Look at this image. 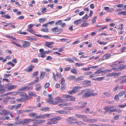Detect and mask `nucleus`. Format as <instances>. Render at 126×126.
Segmentation results:
<instances>
[{"mask_svg":"<svg viewBox=\"0 0 126 126\" xmlns=\"http://www.w3.org/2000/svg\"><path fill=\"white\" fill-rule=\"evenodd\" d=\"M90 90V89L86 90H85L86 91V92L82 96V98H85L90 96H93L97 94L96 93H92L93 91H91Z\"/></svg>","mask_w":126,"mask_h":126,"instance_id":"obj_1","label":"nucleus"},{"mask_svg":"<svg viewBox=\"0 0 126 126\" xmlns=\"http://www.w3.org/2000/svg\"><path fill=\"white\" fill-rule=\"evenodd\" d=\"M62 96L63 98L66 99H64L65 100V102L68 101H74L76 99V98L74 97L69 95L63 94L62 95Z\"/></svg>","mask_w":126,"mask_h":126,"instance_id":"obj_2","label":"nucleus"},{"mask_svg":"<svg viewBox=\"0 0 126 126\" xmlns=\"http://www.w3.org/2000/svg\"><path fill=\"white\" fill-rule=\"evenodd\" d=\"M48 98L47 99V101L50 104L56 105L57 104L56 101H54L53 98L51 94H49L48 95Z\"/></svg>","mask_w":126,"mask_h":126,"instance_id":"obj_3","label":"nucleus"},{"mask_svg":"<svg viewBox=\"0 0 126 126\" xmlns=\"http://www.w3.org/2000/svg\"><path fill=\"white\" fill-rule=\"evenodd\" d=\"M32 96H36V94L35 93H33L32 92H30L28 93V94L27 95L26 94L25 98H23V101L28 100L30 99L32 97Z\"/></svg>","mask_w":126,"mask_h":126,"instance_id":"obj_4","label":"nucleus"},{"mask_svg":"<svg viewBox=\"0 0 126 126\" xmlns=\"http://www.w3.org/2000/svg\"><path fill=\"white\" fill-rule=\"evenodd\" d=\"M35 121L34 119H25L23 120L22 121H20L19 122V124H25L27 125L30 122H33Z\"/></svg>","mask_w":126,"mask_h":126,"instance_id":"obj_5","label":"nucleus"},{"mask_svg":"<svg viewBox=\"0 0 126 126\" xmlns=\"http://www.w3.org/2000/svg\"><path fill=\"white\" fill-rule=\"evenodd\" d=\"M82 88V87L79 86H75L72 89L69 91L68 92V93L70 94H72L76 93L78 91V90Z\"/></svg>","mask_w":126,"mask_h":126,"instance_id":"obj_6","label":"nucleus"},{"mask_svg":"<svg viewBox=\"0 0 126 126\" xmlns=\"http://www.w3.org/2000/svg\"><path fill=\"white\" fill-rule=\"evenodd\" d=\"M77 119L74 117H70L67 118L66 121L69 124H76V122Z\"/></svg>","mask_w":126,"mask_h":126,"instance_id":"obj_7","label":"nucleus"},{"mask_svg":"<svg viewBox=\"0 0 126 126\" xmlns=\"http://www.w3.org/2000/svg\"><path fill=\"white\" fill-rule=\"evenodd\" d=\"M17 86V85H12L11 83L6 84L4 85V88H7V90L8 91H10L12 89L15 88Z\"/></svg>","mask_w":126,"mask_h":126,"instance_id":"obj_8","label":"nucleus"},{"mask_svg":"<svg viewBox=\"0 0 126 126\" xmlns=\"http://www.w3.org/2000/svg\"><path fill=\"white\" fill-rule=\"evenodd\" d=\"M21 42L22 43V47L24 48L30 47L31 44V42L29 41L22 40Z\"/></svg>","mask_w":126,"mask_h":126,"instance_id":"obj_9","label":"nucleus"},{"mask_svg":"<svg viewBox=\"0 0 126 126\" xmlns=\"http://www.w3.org/2000/svg\"><path fill=\"white\" fill-rule=\"evenodd\" d=\"M51 31L52 32L56 33L57 34H59L61 33L63 31L62 28L59 29L57 27H55L51 29Z\"/></svg>","mask_w":126,"mask_h":126,"instance_id":"obj_10","label":"nucleus"},{"mask_svg":"<svg viewBox=\"0 0 126 126\" xmlns=\"http://www.w3.org/2000/svg\"><path fill=\"white\" fill-rule=\"evenodd\" d=\"M52 51L51 50H48L47 51H45L43 53H40L38 54V56L39 57H40L42 58H44L46 56L45 55V54H49L51 52H52Z\"/></svg>","mask_w":126,"mask_h":126,"instance_id":"obj_11","label":"nucleus"},{"mask_svg":"<svg viewBox=\"0 0 126 126\" xmlns=\"http://www.w3.org/2000/svg\"><path fill=\"white\" fill-rule=\"evenodd\" d=\"M79 104L77 106H76L75 108H76L78 107L79 108H84L87 104L86 102H79L78 103Z\"/></svg>","mask_w":126,"mask_h":126,"instance_id":"obj_12","label":"nucleus"},{"mask_svg":"<svg viewBox=\"0 0 126 126\" xmlns=\"http://www.w3.org/2000/svg\"><path fill=\"white\" fill-rule=\"evenodd\" d=\"M54 44L53 42L46 41L44 44V46L49 48H51L53 47V46L52 45Z\"/></svg>","mask_w":126,"mask_h":126,"instance_id":"obj_13","label":"nucleus"},{"mask_svg":"<svg viewBox=\"0 0 126 126\" xmlns=\"http://www.w3.org/2000/svg\"><path fill=\"white\" fill-rule=\"evenodd\" d=\"M126 68V65H122L119 66V67L116 68H112V69L113 70L116 71H118L119 70H122L123 69Z\"/></svg>","mask_w":126,"mask_h":126,"instance_id":"obj_14","label":"nucleus"},{"mask_svg":"<svg viewBox=\"0 0 126 126\" xmlns=\"http://www.w3.org/2000/svg\"><path fill=\"white\" fill-rule=\"evenodd\" d=\"M35 66L32 64H30L28 68L25 69L24 71L27 72H32L33 69L34 68Z\"/></svg>","mask_w":126,"mask_h":126,"instance_id":"obj_15","label":"nucleus"},{"mask_svg":"<svg viewBox=\"0 0 126 126\" xmlns=\"http://www.w3.org/2000/svg\"><path fill=\"white\" fill-rule=\"evenodd\" d=\"M20 93V90L18 89L17 90V91L15 92H10L7 93L5 94L7 95H9L12 94L13 95H16L18 94L19 95V94Z\"/></svg>","mask_w":126,"mask_h":126,"instance_id":"obj_16","label":"nucleus"},{"mask_svg":"<svg viewBox=\"0 0 126 126\" xmlns=\"http://www.w3.org/2000/svg\"><path fill=\"white\" fill-rule=\"evenodd\" d=\"M33 88L32 86L29 87L28 86H25L24 87H21L19 89L20 91H27L32 89Z\"/></svg>","mask_w":126,"mask_h":126,"instance_id":"obj_17","label":"nucleus"},{"mask_svg":"<svg viewBox=\"0 0 126 126\" xmlns=\"http://www.w3.org/2000/svg\"><path fill=\"white\" fill-rule=\"evenodd\" d=\"M62 98H63L62 96V97H59L56 99L57 100L56 101L57 102V104L58 103L65 102V100H64V99H62Z\"/></svg>","mask_w":126,"mask_h":126,"instance_id":"obj_18","label":"nucleus"},{"mask_svg":"<svg viewBox=\"0 0 126 126\" xmlns=\"http://www.w3.org/2000/svg\"><path fill=\"white\" fill-rule=\"evenodd\" d=\"M75 116L78 118L86 119L87 118V117L86 116L78 114H76Z\"/></svg>","mask_w":126,"mask_h":126,"instance_id":"obj_19","label":"nucleus"},{"mask_svg":"<svg viewBox=\"0 0 126 126\" xmlns=\"http://www.w3.org/2000/svg\"><path fill=\"white\" fill-rule=\"evenodd\" d=\"M113 108V106H108L105 107L104 108V109L107 112H108L109 111L110 112V110L112 108Z\"/></svg>","mask_w":126,"mask_h":126,"instance_id":"obj_20","label":"nucleus"},{"mask_svg":"<svg viewBox=\"0 0 126 126\" xmlns=\"http://www.w3.org/2000/svg\"><path fill=\"white\" fill-rule=\"evenodd\" d=\"M102 72H104V71L102 70L101 68L99 69L97 71L95 72L94 73L95 74V76H99V75L98 74L101 73Z\"/></svg>","mask_w":126,"mask_h":126,"instance_id":"obj_21","label":"nucleus"},{"mask_svg":"<svg viewBox=\"0 0 126 126\" xmlns=\"http://www.w3.org/2000/svg\"><path fill=\"white\" fill-rule=\"evenodd\" d=\"M121 77H123L122 78V80L120 81L119 83L121 84L126 82V75L121 76Z\"/></svg>","mask_w":126,"mask_h":126,"instance_id":"obj_22","label":"nucleus"},{"mask_svg":"<svg viewBox=\"0 0 126 126\" xmlns=\"http://www.w3.org/2000/svg\"><path fill=\"white\" fill-rule=\"evenodd\" d=\"M84 78V77L82 76H80L77 77L74 80V82H77L79 81L82 80H83V78Z\"/></svg>","mask_w":126,"mask_h":126,"instance_id":"obj_23","label":"nucleus"},{"mask_svg":"<svg viewBox=\"0 0 126 126\" xmlns=\"http://www.w3.org/2000/svg\"><path fill=\"white\" fill-rule=\"evenodd\" d=\"M36 88L35 90L37 91H39L41 88V86L40 83L36 84L35 85Z\"/></svg>","mask_w":126,"mask_h":126,"instance_id":"obj_24","label":"nucleus"},{"mask_svg":"<svg viewBox=\"0 0 126 126\" xmlns=\"http://www.w3.org/2000/svg\"><path fill=\"white\" fill-rule=\"evenodd\" d=\"M111 56V54H106L103 56V58L104 60L107 59L109 58Z\"/></svg>","mask_w":126,"mask_h":126,"instance_id":"obj_25","label":"nucleus"},{"mask_svg":"<svg viewBox=\"0 0 126 126\" xmlns=\"http://www.w3.org/2000/svg\"><path fill=\"white\" fill-rule=\"evenodd\" d=\"M86 120L87 122L90 123L96 122L97 121V120L94 119H88Z\"/></svg>","mask_w":126,"mask_h":126,"instance_id":"obj_26","label":"nucleus"},{"mask_svg":"<svg viewBox=\"0 0 126 126\" xmlns=\"http://www.w3.org/2000/svg\"><path fill=\"white\" fill-rule=\"evenodd\" d=\"M61 118L60 116L54 118H52L50 119H49V120H50L52 121H55L56 120H59L61 119Z\"/></svg>","mask_w":126,"mask_h":126,"instance_id":"obj_27","label":"nucleus"},{"mask_svg":"<svg viewBox=\"0 0 126 126\" xmlns=\"http://www.w3.org/2000/svg\"><path fill=\"white\" fill-rule=\"evenodd\" d=\"M40 110L42 111H49V108L48 107H42L40 109Z\"/></svg>","mask_w":126,"mask_h":126,"instance_id":"obj_28","label":"nucleus"},{"mask_svg":"<svg viewBox=\"0 0 126 126\" xmlns=\"http://www.w3.org/2000/svg\"><path fill=\"white\" fill-rule=\"evenodd\" d=\"M118 15H122L123 16H126V11H122L119 12Z\"/></svg>","mask_w":126,"mask_h":126,"instance_id":"obj_29","label":"nucleus"},{"mask_svg":"<svg viewBox=\"0 0 126 126\" xmlns=\"http://www.w3.org/2000/svg\"><path fill=\"white\" fill-rule=\"evenodd\" d=\"M71 105V103H69V104H67V103H64L60 104L59 105H58V106L60 107H63L68 105L70 106Z\"/></svg>","mask_w":126,"mask_h":126,"instance_id":"obj_30","label":"nucleus"},{"mask_svg":"<svg viewBox=\"0 0 126 126\" xmlns=\"http://www.w3.org/2000/svg\"><path fill=\"white\" fill-rule=\"evenodd\" d=\"M76 124L79 126H82L85 125V123L81 121H77L76 122Z\"/></svg>","mask_w":126,"mask_h":126,"instance_id":"obj_31","label":"nucleus"},{"mask_svg":"<svg viewBox=\"0 0 126 126\" xmlns=\"http://www.w3.org/2000/svg\"><path fill=\"white\" fill-rule=\"evenodd\" d=\"M45 73L43 71L41 73V74L40 76V79H42L45 77Z\"/></svg>","mask_w":126,"mask_h":126,"instance_id":"obj_32","label":"nucleus"},{"mask_svg":"<svg viewBox=\"0 0 126 126\" xmlns=\"http://www.w3.org/2000/svg\"><path fill=\"white\" fill-rule=\"evenodd\" d=\"M126 92V91L125 90H122L120 91L118 94V95L119 97H121Z\"/></svg>","mask_w":126,"mask_h":126,"instance_id":"obj_33","label":"nucleus"},{"mask_svg":"<svg viewBox=\"0 0 126 126\" xmlns=\"http://www.w3.org/2000/svg\"><path fill=\"white\" fill-rule=\"evenodd\" d=\"M26 93H25L21 92L19 94L20 97H22V98H25Z\"/></svg>","mask_w":126,"mask_h":126,"instance_id":"obj_34","label":"nucleus"},{"mask_svg":"<svg viewBox=\"0 0 126 126\" xmlns=\"http://www.w3.org/2000/svg\"><path fill=\"white\" fill-rule=\"evenodd\" d=\"M76 77L73 75H71L67 78V79L68 80H73L75 79L76 78Z\"/></svg>","mask_w":126,"mask_h":126,"instance_id":"obj_35","label":"nucleus"},{"mask_svg":"<svg viewBox=\"0 0 126 126\" xmlns=\"http://www.w3.org/2000/svg\"><path fill=\"white\" fill-rule=\"evenodd\" d=\"M27 31L32 33V34H35V31L33 30L32 29H30L28 30H27Z\"/></svg>","mask_w":126,"mask_h":126,"instance_id":"obj_36","label":"nucleus"},{"mask_svg":"<svg viewBox=\"0 0 126 126\" xmlns=\"http://www.w3.org/2000/svg\"><path fill=\"white\" fill-rule=\"evenodd\" d=\"M3 114H8L10 112L8 110H7L4 109H3L2 110Z\"/></svg>","mask_w":126,"mask_h":126,"instance_id":"obj_37","label":"nucleus"},{"mask_svg":"<svg viewBox=\"0 0 126 126\" xmlns=\"http://www.w3.org/2000/svg\"><path fill=\"white\" fill-rule=\"evenodd\" d=\"M38 73L39 72L38 71H36L34 72L32 74V77L34 78L37 77L38 76Z\"/></svg>","mask_w":126,"mask_h":126,"instance_id":"obj_38","label":"nucleus"},{"mask_svg":"<svg viewBox=\"0 0 126 126\" xmlns=\"http://www.w3.org/2000/svg\"><path fill=\"white\" fill-rule=\"evenodd\" d=\"M105 78V77H98L94 79V80H97L99 81L102 80Z\"/></svg>","mask_w":126,"mask_h":126,"instance_id":"obj_39","label":"nucleus"},{"mask_svg":"<svg viewBox=\"0 0 126 126\" xmlns=\"http://www.w3.org/2000/svg\"><path fill=\"white\" fill-rule=\"evenodd\" d=\"M36 118L37 119H40V118H43L44 117H43V114H41L40 115H36L35 116Z\"/></svg>","mask_w":126,"mask_h":126,"instance_id":"obj_40","label":"nucleus"},{"mask_svg":"<svg viewBox=\"0 0 126 126\" xmlns=\"http://www.w3.org/2000/svg\"><path fill=\"white\" fill-rule=\"evenodd\" d=\"M82 83L83 84H87L89 83H91V81L89 80H85L83 81L82 82Z\"/></svg>","mask_w":126,"mask_h":126,"instance_id":"obj_41","label":"nucleus"},{"mask_svg":"<svg viewBox=\"0 0 126 126\" xmlns=\"http://www.w3.org/2000/svg\"><path fill=\"white\" fill-rule=\"evenodd\" d=\"M11 42L13 43V44H15L16 45V46L18 47L22 48V45L21 46L20 44H18L14 42Z\"/></svg>","mask_w":126,"mask_h":126,"instance_id":"obj_42","label":"nucleus"},{"mask_svg":"<svg viewBox=\"0 0 126 126\" xmlns=\"http://www.w3.org/2000/svg\"><path fill=\"white\" fill-rule=\"evenodd\" d=\"M103 94L105 96L108 97L110 96L111 95L110 93L108 92H104Z\"/></svg>","mask_w":126,"mask_h":126,"instance_id":"obj_43","label":"nucleus"},{"mask_svg":"<svg viewBox=\"0 0 126 126\" xmlns=\"http://www.w3.org/2000/svg\"><path fill=\"white\" fill-rule=\"evenodd\" d=\"M61 90H65L66 88L65 86L64 85V84H61Z\"/></svg>","mask_w":126,"mask_h":126,"instance_id":"obj_44","label":"nucleus"},{"mask_svg":"<svg viewBox=\"0 0 126 126\" xmlns=\"http://www.w3.org/2000/svg\"><path fill=\"white\" fill-rule=\"evenodd\" d=\"M71 73L74 74H77V71L76 69H72L71 71Z\"/></svg>","mask_w":126,"mask_h":126,"instance_id":"obj_45","label":"nucleus"},{"mask_svg":"<svg viewBox=\"0 0 126 126\" xmlns=\"http://www.w3.org/2000/svg\"><path fill=\"white\" fill-rule=\"evenodd\" d=\"M46 20V19L44 18H40L39 20V22L40 23H42L44 22Z\"/></svg>","mask_w":126,"mask_h":126,"instance_id":"obj_46","label":"nucleus"},{"mask_svg":"<svg viewBox=\"0 0 126 126\" xmlns=\"http://www.w3.org/2000/svg\"><path fill=\"white\" fill-rule=\"evenodd\" d=\"M62 22V20H58L55 23V24L56 25H60L61 24Z\"/></svg>","mask_w":126,"mask_h":126,"instance_id":"obj_47","label":"nucleus"},{"mask_svg":"<svg viewBox=\"0 0 126 126\" xmlns=\"http://www.w3.org/2000/svg\"><path fill=\"white\" fill-rule=\"evenodd\" d=\"M117 64L115 63H114L110 65V66L112 67H116L117 66Z\"/></svg>","mask_w":126,"mask_h":126,"instance_id":"obj_48","label":"nucleus"},{"mask_svg":"<svg viewBox=\"0 0 126 126\" xmlns=\"http://www.w3.org/2000/svg\"><path fill=\"white\" fill-rule=\"evenodd\" d=\"M46 8L44 7L42 8L41 13H46Z\"/></svg>","mask_w":126,"mask_h":126,"instance_id":"obj_49","label":"nucleus"},{"mask_svg":"<svg viewBox=\"0 0 126 126\" xmlns=\"http://www.w3.org/2000/svg\"><path fill=\"white\" fill-rule=\"evenodd\" d=\"M84 65V64L80 63H75V65L76 66L79 67L81 66H82Z\"/></svg>","mask_w":126,"mask_h":126,"instance_id":"obj_50","label":"nucleus"},{"mask_svg":"<svg viewBox=\"0 0 126 126\" xmlns=\"http://www.w3.org/2000/svg\"><path fill=\"white\" fill-rule=\"evenodd\" d=\"M37 123H42L45 122L46 120H37Z\"/></svg>","mask_w":126,"mask_h":126,"instance_id":"obj_51","label":"nucleus"},{"mask_svg":"<svg viewBox=\"0 0 126 126\" xmlns=\"http://www.w3.org/2000/svg\"><path fill=\"white\" fill-rule=\"evenodd\" d=\"M57 112L58 113L61 114H63L66 113V111H65L63 110H58L57 111Z\"/></svg>","mask_w":126,"mask_h":126,"instance_id":"obj_52","label":"nucleus"},{"mask_svg":"<svg viewBox=\"0 0 126 126\" xmlns=\"http://www.w3.org/2000/svg\"><path fill=\"white\" fill-rule=\"evenodd\" d=\"M89 18L87 14H86L84 16L82 17V18L84 20V21H86Z\"/></svg>","mask_w":126,"mask_h":126,"instance_id":"obj_53","label":"nucleus"},{"mask_svg":"<svg viewBox=\"0 0 126 126\" xmlns=\"http://www.w3.org/2000/svg\"><path fill=\"white\" fill-rule=\"evenodd\" d=\"M51 116L50 114H43V119L45 118L46 117H49L50 116Z\"/></svg>","mask_w":126,"mask_h":126,"instance_id":"obj_54","label":"nucleus"},{"mask_svg":"<svg viewBox=\"0 0 126 126\" xmlns=\"http://www.w3.org/2000/svg\"><path fill=\"white\" fill-rule=\"evenodd\" d=\"M38 61V60L37 58L33 59L31 61V62L33 63H37Z\"/></svg>","mask_w":126,"mask_h":126,"instance_id":"obj_55","label":"nucleus"},{"mask_svg":"<svg viewBox=\"0 0 126 126\" xmlns=\"http://www.w3.org/2000/svg\"><path fill=\"white\" fill-rule=\"evenodd\" d=\"M89 25V24L88 23H83L81 25V27H84L87 26Z\"/></svg>","mask_w":126,"mask_h":126,"instance_id":"obj_56","label":"nucleus"},{"mask_svg":"<svg viewBox=\"0 0 126 126\" xmlns=\"http://www.w3.org/2000/svg\"><path fill=\"white\" fill-rule=\"evenodd\" d=\"M65 60L67 61H68L72 63H73L74 62L73 60L70 58H65Z\"/></svg>","mask_w":126,"mask_h":126,"instance_id":"obj_57","label":"nucleus"},{"mask_svg":"<svg viewBox=\"0 0 126 126\" xmlns=\"http://www.w3.org/2000/svg\"><path fill=\"white\" fill-rule=\"evenodd\" d=\"M2 17H4L7 19H9L10 18V17L9 15H2L1 16Z\"/></svg>","mask_w":126,"mask_h":126,"instance_id":"obj_58","label":"nucleus"},{"mask_svg":"<svg viewBox=\"0 0 126 126\" xmlns=\"http://www.w3.org/2000/svg\"><path fill=\"white\" fill-rule=\"evenodd\" d=\"M71 69L70 66H67L65 67L64 69V71H70Z\"/></svg>","mask_w":126,"mask_h":126,"instance_id":"obj_59","label":"nucleus"},{"mask_svg":"<svg viewBox=\"0 0 126 126\" xmlns=\"http://www.w3.org/2000/svg\"><path fill=\"white\" fill-rule=\"evenodd\" d=\"M36 114L35 113H31L29 114V115L30 117H34Z\"/></svg>","mask_w":126,"mask_h":126,"instance_id":"obj_60","label":"nucleus"},{"mask_svg":"<svg viewBox=\"0 0 126 126\" xmlns=\"http://www.w3.org/2000/svg\"><path fill=\"white\" fill-rule=\"evenodd\" d=\"M41 31L42 32H48V30L47 28H42L41 29Z\"/></svg>","mask_w":126,"mask_h":126,"instance_id":"obj_61","label":"nucleus"},{"mask_svg":"<svg viewBox=\"0 0 126 126\" xmlns=\"http://www.w3.org/2000/svg\"><path fill=\"white\" fill-rule=\"evenodd\" d=\"M120 73H117L116 72L115 73H113L112 74L113 76H114L115 77H116L117 76H118L120 74Z\"/></svg>","mask_w":126,"mask_h":126,"instance_id":"obj_62","label":"nucleus"},{"mask_svg":"<svg viewBox=\"0 0 126 126\" xmlns=\"http://www.w3.org/2000/svg\"><path fill=\"white\" fill-rule=\"evenodd\" d=\"M81 21V19L76 20L74 22V23L76 25H78L80 23Z\"/></svg>","mask_w":126,"mask_h":126,"instance_id":"obj_63","label":"nucleus"},{"mask_svg":"<svg viewBox=\"0 0 126 126\" xmlns=\"http://www.w3.org/2000/svg\"><path fill=\"white\" fill-rule=\"evenodd\" d=\"M50 84L49 83L47 82L44 85V88L45 89H46L50 85Z\"/></svg>","mask_w":126,"mask_h":126,"instance_id":"obj_64","label":"nucleus"}]
</instances>
